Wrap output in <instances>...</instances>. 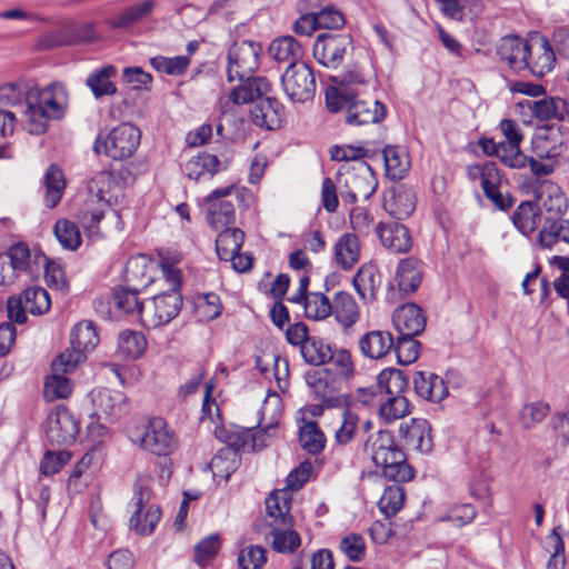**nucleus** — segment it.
Returning <instances> with one entry per match:
<instances>
[{
	"label": "nucleus",
	"mask_w": 569,
	"mask_h": 569,
	"mask_svg": "<svg viewBox=\"0 0 569 569\" xmlns=\"http://www.w3.org/2000/svg\"><path fill=\"white\" fill-rule=\"evenodd\" d=\"M262 48L260 43L249 40L234 42L228 51L227 77L229 81L239 80L241 83L228 96L220 98V107L227 109L230 104H244L267 94L270 83L263 77H253L259 67Z\"/></svg>",
	"instance_id": "1"
},
{
	"label": "nucleus",
	"mask_w": 569,
	"mask_h": 569,
	"mask_svg": "<svg viewBox=\"0 0 569 569\" xmlns=\"http://www.w3.org/2000/svg\"><path fill=\"white\" fill-rule=\"evenodd\" d=\"M69 96L60 82L43 88H31L26 94L24 123L30 134H42L51 120L61 119L68 108Z\"/></svg>",
	"instance_id": "2"
},
{
	"label": "nucleus",
	"mask_w": 569,
	"mask_h": 569,
	"mask_svg": "<svg viewBox=\"0 0 569 569\" xmlns=\"http://www.w3.org/2000/svg\"><path fill=\"white\" fill-rule=\"evenodd\" d=\"M267 515L257 529L270 540L272 549L280 553H291L300 545L301 539L297 531L292 530V517L290 516V498L287 491L277 490L266 499Z\"/></svg>",
	"instance_id": "3"
},
{
	"label": "nucleus",
	"mask_w": 569,
	"mask_h": 569,
	"mask_svg": "<svg viewBox=\"0 0 569 569\" xmlns=\"http://www.w3.org/2000/svg\"><path fill=\"white\" fill-rule=\"evenodd\" d=\"M366 455L379 468L382 475L393 481H409L413 478V469L407 463L402 449L395 442L389 430L371 433L363 446Z\"/></svg>",
	"instance_id": "4"
},
{
	"label": "nucleus",
	"mask_w": 569,
	"mask_h": 569,
	"mask_svg": "<svg viewBox=\"0 0 569 569\" xmlns=\"http://www.w3.org/2000/svg\"><path fill=\"white\" fill-rule=\"evenodd\" d=\"M161 273L169 289L153 296L151 300L144 305L141 323L146 328H157L169 323L178 316L182 306L180 270L170 264H161Z\"/></svg>",
	"instance_id": "5"
},
{
	"label": "nucleus",
	"mask_w": 569,
	"mask_h": 569,
	"mask_svg": "<svg viewBox=\"0 0 569 569\" xmlns=\"http://www.w3.org/2000/svg\"><path fill=\"white\" fill-rule=\"evenodd\" d=\"M327 108L332 112L343 111L345 119L350 126L378 123L386 118L387 109L378 100H359L340 90L333 94L327 93Z\"/></svg>",
	"instance_id": "6"
},
{
	"label": "nucleus",
	"mask_w": 569,
	"mask_h": 569,
	"mask_svg": "<svg viewBox=\"0 0 569 569\" xmlns=\"http://www.w3.org/2000/svg\"><path fill=\"white\" fill-rule=\"evenodd\" d=\"M339 196L346 203L368 200L378 187L377 177L365 161H356L342 166L338 174Z\"/></svg>",
	"instance_id": "7"
},
{
	"label": "nucleus",
	"mask_w": 569,
	"mask_h": 569,
	"mask_svg": "<svg viewBox=\"0 0 569 569\" xmlns=\"http://www.w3.org/2000/svg\"><path fill=\"white\" fill-rule=\"evenodd\" d=\"M281 398L274 391L268 392L263 407L262 416L267 413L268 407H272L271 421L264 428L259 431H254L253 427L241 428L236 430L228 440L229 446L236 450H261L267 446V438L272 437L276 433V427L278 423V411L280 409Z\"/></svg>",
	"instance_id": "8"
},
{
	"label": "nucleus",
	"mask_w": 569,
	"mask_h": 569,
	"mask_svg": "<svg viewBox=\"0 0 569 569\" xmlns=\"http://www.w3.org/2000/svg\"><path fill=\"white\" fill-rule=\"evenodd\" d=\"M140 130L130 124L121 123L113 128L107 136H98L94 142V151L104 153L114 160L131 157L140 143Z\"/></svg>",
	"instance_id": "9"
},
{
	"label": "nucleus",
	"mask_w": 569,
	"mask_h": 569,
	"mask_svg": "<svg viewBox=\"0 0 569 569\" xmlns=\"http://www.w3.org/2000/svg\"><path fill=\"white\" fill-rule=\"evenodd\" d=\"M467 176L471 181H479L483 193L488 200L499 210H507L513 201L509 196L500 192L502 176L500 170L492 161L483 163L469 164L467 167Z\"/></svg>",
	"instance_id": "10"
},
{
	"label": "nucleus",
	"mask_w": 569,
	"mask_h": 569,
	"mask_svg": "<svg viewBox=\"0 0 569 569\" xmlns=\"http://www.w3.org/2000/svg\"><path fill=\"white\" fill-rule=\"evenodd\" d=\"M141 448L157 456H168L178 448V437L167 421L160 417L151 418L143 430L137 435Z\"/></svg>",
	"instance_id": "11"
},
{
	"label": "nucleus",
	"mask_w": 569,
	"mask_h": 569,
	"mask_svg": "<svg viewBox=\"0 0 569 569\" xmlns=\"http://www.w3.org/2000/svg\"><path fill=\"white\" fill-rule=\"evenodd\" d=\"M281 86L292 102L311 100L317 89L313 71L305 62L287 66L281 76Z\"/></svg>",
	"instance_id": "12"
},
{
	"label": "nucleus",
	"mask_w": 569,
	"mask_h": 569,
	"mask_svg": "<svg viewBox=\"0 0 569 569\" xmlns=\"http://www.w3.org/2000/svg\"><path fill=\"white\" fill-rule=\"evenodd\" d=\"M79 353H60L52 362V373L46 379L43 396L48 401L67 398L72 390L66 375L73 372L79 366Z\"/></svg>",
	"instance_id": "13"
},
{
	"label": "nucleus",
	"mask_w": 569,
	"mask_h": 569,
	"mask_svg": "<svg viewBox=\"0 0 569 569\" xmlns=\"http://www.w3.org/2000/svg\"><path fill=\"white\" fill-rule=\"evenodd\" d=\"M351 44L352 39L348 33H321L313 43V58L321 66L336 69L342 63L345 54L351 48Z\"/></svg>",
	"instance_id": "14"
},
{
	"label": "nucleus",
	"mask_w": 569,
	"mask_h": 569,
	"mask_svg": "<svg viewBox=\"0 0 569 569\" xmlns=\"http://www.w3.org/2000/svg\"><path fill=\"white\" fill-rule=\"evenodd\" d=\"M79 432V422L68 408L60 405L51 411L47 419V438L52 445L72 443Z\"/></svg>",
	"instance_id": "15"
},
{
	"label": "nucleus",
	"mask_w": 569,
	"mask_h": 569,
	"mask_svg": "<svg viewBox=\"0 0 569 569\" xmlns=\"http://www.w3.org/2000/svg\"><path fill=\"white\" fill-rule=\"evenodd\" d=\"M305 380L311 392L327 407H335L340 401L343 382L335 377L329 369L316 368L306 372Z\"/></svg>",
	"instance_id": "16"
},
{
	"label": "nucleus",
	"mask_w": 569,
	"mask_h": 569,
	"mask_svg": "<svg viewBox=\"0 0 569 569\" xmlns=\"http://www.w3.org/2000/svg\"><path fill=\"white\" fill-rule=\"evenodd\" d=\"M90 398L93 407L92 417L98 420L114 421L126 412L127 398L120 390L94 389L90 392Z\"/></svg>",
	"instance_id": "17"
},
{
	"label": "nucleus",
	"mask_w": 569,
	"mask_h": 569,
	"mask_svg": "<svg viewBox=\"0 0 569 569\" xmlns=\"http://www.w3.org/2000/svg\"><path fill=\"white\" fill-rule=\"evenodd\" d=\"M97 38L94 23L87 22L82 24H68L43 36L40 39L39 47L41 49L49 50L81 42H92L97 40Z\"/></svg>",
	"instance_id": "18"
},
{
	"label": "nucleus",
	"mask_w": 569,
	"mask_h": 569,
	"mask_svg": "<svg viewBox=\"0 0 569 569\" xmlns=\"http://www.w3.org/2000/svg\"><path fill=\"white\" fill-rule=\"evenodd\" d=\"M497 54L501 62L511 70L520 72L527 70L530 56L529 40L518 36H507L500 39L497 46Z\"/></svg>",
	"instance_id": "19"
},
{
	"label": "nucleus",
	"mask_w": 569,
	"mask_h": 569,
	"mask_svg": "<svg viewBox=\"0 0 569 569\" xmlns=\"http://www.w3.org/2000/svg\"><path fill=\"white\" fill-rule=\"evenodd\" d=\"M232 187L216 189L207 198L209 202L207 220L214 230L229 228L234 222L233 203L229 200H221L229 196Z\"/></svg>",
	"instance_id": "20"
},
{
	"label": "nucleus",
	"mask_w": 569,
	"mask_h": 569,
	"mask_svg": "<svg viewBox=\"0 0 569 569\" xmlns=\"http://www.w3.org/2000/svg\"><path fill=\"white\" fill-rule=\"evenodd\" d=\"M530 56L527 69L535 77L541 78L550 72L556 63V54L548 39L535 36L529 40Z\"/></svg>",
	"instance_id": "21"
},
{
	"label": "nucleus",
	"mask_w": 569,
	"mask_h": 569,
	"mask_svg": "<svg viewBox=\"0 0 569 569\" xmlns=\"http://www.w3.org/2000/svg\"><path fill=\"white\" fill-rule=\"evenodd\" d=\"M519 108L528 109L538 121L569 120V104L561 98H542L540 100L525 99Z\"/></svg>",
	"instance_id": "22"
},
{
	"label": "nucleus",
	"mask_w": 569,
	"mask_h": 569,
	"mask_svg": "<svg viewBox=\"0 0 569 569\" xmlns=\"http://www.w3.org/2000/svg\"><path fill=\"white\" fill-rule=\"evenodd\" d=\"M537 207L558 219L568 209V200L560 188L548 180L541 181L535 190Z\"/></svg>",
	"instance_id": "23"
},
{
	"label": "nucleus",
	"mask_w": 569,
	"mask_h": 569,
	"mask_svg": "<svg viewBox=\"0 0 569 569\" xmlns=\"http://www.w3.org/2000/svg\"><path fill=\"white\" fill-rule=\"evenodd\" d=\"M392 323L399 335L419 336L425 330L426 317L419 306L406 303L395 310Z\"/></svg>",
	"instance_id": "24"
},
{
	"label": "nucleus",
	"mask_w": 569,
	"mask_h": 569,
	"mask_svg": "<svg viewBox=\"0 0 569 569\" xmlns=\"http://www.w3.org/2000/svg\"><path fill=\"white\" fill-rule=\"evenodd\" d=\"M376 232L381 244L395 253H406L412 247L409 230L399 222H380Z\"/></svg>",
	"instance_id": "25"
},
{
	"label": "nucleus",
	"mask_w": 569,
	"mask_h": 569,
	"mask_svg": "<svg viewBox=\"0 0 569 569\" xmlns=\"http://www.w3.org/2000/svg\"><path fill=\"white\" fill-rule=\"evenodd\" d=\"M121 189L109 171H100L88 182L90 202L101 203V207L109 208L116 203Z\"/></svg>",
	"instance_id": "26"
},
{
	"label": "nucleus",
	"mask_w": 569,
	"mask_h": 569,
	"mask_svg": "<svg viewBox=\"0 0 569 569\" xmlns=\"http://www.w3.org/2000/svg\"><path fill=\"white\" fill-rule=\"evenodd\" d=\"M254 101L257 102L250 110L252 122L268 130L279 128L281 124V108L277 99L261 94V97L253 99L251 102Z\"/></svg>",
	"instance_id": "27"
},
{
	"label": "nucleus",
	"mask_w": 569,
	"mask_h": 569,
	"mask_svg": "<svg viewBox=\"0 0 569 569\" xmlns=\"http://www.w3.org/2000/svg\"><path fill=\"white\" fill-rule=\"evenodd\" d=\"M71 349H66L62 353H79V363L86 359V352L93 350L99 343V335L97 327L92 321H80L78 322L70 337Z\"/></svg>",
	"instance_id": "28"
},
{
	"label": "nucleus",
	"mask_w": 569,
	"mask_h": 569,
	"mask_svg": "<svg viewBox=\"0 0 569 569\" xmlns=\"http://www.w3.org/2000/svg\"><path fill=\"white\" fill-rule=\"evenodd\" d=\"M361 353L370 359H382L393 348V337L389 331L371 330L359 339Z\"/></svg>",
	"instance_id": "29"
},
{
	"label": "nucleus",
	"mask_w": 569,
	"mask_h": 569,
	"mask_svg": "<svg viewBox=\"0 0 569 569\" xmlns=\"http://www.w3.org/2000/svg\"><path fill=\"white\" fill-rule=\"evenodd\" d=\"M152 268L153 264L147 261L144 257L130 258L126 264V284L123 287L142 291L153 281Z\"/></svg>",
	"instance_id": "30"
},
{
	"label": "nucleus",
	"mask_w": 569,
	"mask_h": 569,
	"mask_svg": "<svg viewBox=\"0 0 569 569\" xmlns=\"http://www.w3.org/2000/svg\"><path fill=\"white\" fill-rule=\"evenodd\" d=\"M413 388L419 397L433 402L441 401L448 395L443 380L432 372H416L413 376Z\"/></svg>",
	"instance_id": "31"
},
{
	"label": "nucleus",
	"mask_w": 569,
	"mask_h": 569,
	"mask_svg": "<svg viewBox=\"0 0 569 569\" xmlns=\"http://www.w3.org/2000/svg\"><path fill=\"white\" fill-rule=\"evenodd\" d=\"M499 128L506 138V141H501L505 144L506 150L513 159V164L517 169H523L527 167L528 156L520 150V142L523 139V134L515 120L503 119Z\"/></svg>",
	"instance_id": "32"
},
{
	"label": "nucleus",
	"mask_w": 569,
	"mask_h": 569,
	"mask_svg": "<svg viewBox=\"0 0 569 569\" xmlns=\"http://www.w3.org/2000/svg\"><path fill=\"white\" fill-rule=\"evenodd\" d=\"M270 57L279 62L291 64H299L303 56L302 46L291 36H282L272 40L269 46Z\"/></svg>",
	"instance_id": "33"
},
{
	"label": "nucleus",
	"mask_w": 569,
	"mask_h": 569,
	"mask_svg": "<svg viewBox=\"0 0 569 569\" xmlns=\"http://www.w3.org/2000/svg\"><path fill=\"white\" fill-rule=\"evenodd\" d=\"M400 432L409 448L421 453H428L431 451V429L426 420H415L405 429L403 427H400Z\"/></svg>",
	"instance_id": "34"
},
{
	"label": "nucleus",
	"mask_w": 569,
	"mask_h": 569,
	"mask_svg": "<svg viewBox=\"0 0 569 569\" xmlns=\"http://www.w3.org/2000/svg\"><path fill=\"white\" fill-rule=\"evenodd\" d=\"M395 279L400 291L403 293L415 292L422 280L420 261L412 257L402 259L397 267Z\"/></svg>",
	"instance_id": "35"
},
{
	"label": "nucleus",
	"mask_w": 569,
	"mask_h": 569,
	"mask_svg": "<svg viewBox=\"0 0 569 569\" xmlns=\"http://www.w3.org/2000/svg\"><path fill=\"white\" fill-rule=\"evenodd\" d=\"M78 219L89 238L100 237L104 233L106 228L100 226L104 219L113 220L117 229L122 228L117 211L112 209H109L107 212L102 208L92 211L86 210L79 213Z\"/></svg>",
	"instance_id": "36"
},
{
	"label": "nucleus",
	"mask_w": 569,
	"mask_h": 569,
	"mask_svg": "<svg viewBox=\"0 0 569 569\" xmlns=\"http://www.w3.org/2000/svg\"><path fill=\"white\" fill-rule=\"evenodd\" d=\"M386 174L391 180L402 179L410 168L409 153L403 147L387 146L383 151Z\"/></svg>",
	"instance_id": "37"
},
{
	"label": "nucleus",
	"mask_w": 569,
	"mask_h": 569,
	"mask_svg": "<svg viewBox=\"0 0 569 569\" xmlns=\"http://www.w3.org/2000/svg\"><path fill=\"white\" fill-rule=\"evenodd\" d=\"M353 287L365 301L375 299L376 291L380 287L381 276L373 264H363L353 277Z\"/></svg>",
	"instance_id": "38"
},
{
	"label": "nucleus",
	"mask_w": 569,
	"mask_h": 569,
	"mask_svg": "<svg viewBox=\"0 0 569 569\" xmlns=\"http://www.w3.org/2000/svg\"><path fill=\"white\" fill-rule=\"evenodd\" d=\"M336 320L345 328L353 326L360 317L359 307L353 297L345 291L338 292L332 302Z\"/></svg>",
	"instance_id": "39"
},
{
	"label": "nucleus",
	"mask_w": 569,
	"mask_h": 569,
	"mask_svg": "<svg viewBox=\"0 0 569 569\" xmlns=\"http://www.w3.org/2000/svg\"><path fill=\"white\" fill-rule=\"evenodd\" d=\"M360 257V243L353 233H343L335 244L336 262L345 270L351 269Z\"/></svg>",
	"instance_id": "40"
},
{
	"label": "nucleus",
	"mask_w": 569,
	"mask_h": 569,
	"mask_svg": "<svg viewBox=\"0 0 569 569\" xmlns=\"http://www.w3.org/2000/svg\"><path fill=\"white\" fill-rule=\"evenodd\" d=\"M220 161L217 156L201 153L192 157L184 166V172L189 179H210L220 170Z\"/></svg>",
	"instance_id": "41"
},
{
	"label": "nucleus",
	"mask_w": 569,
	"mask_h": 569,
	"mask_svg": "<svg viewBox=\"0 0 569 569\" xmlns=\"http://www.w3.org/2000/svg\"><path fill=\"white\" fill-rule=\"evenodd\" d=\"M244 233L239 228H226L216 239V251L220 260L229 261L240 252Z\"/></svg>",
	"instance_id": "42"
},
{
	"label": "nucleus",
	"mask_w": 569,
	"mask_h": 569,
	"mask_svg": "<svg viewBox=\"0 0 569 569\" xmlns=\"http://www.w3.org/2000/svg\"><path fill=\"white\" fill-rule=\"evenodd\" d=\"M161 518L158 506L136 505L130 518V527L140 535H150Z\"/></svg>",
	"instance_id": "43"
},
{
	"label": "nucleus",
	"mask_w": 569,
	"mask_h": 569,
	"mask_svg": "<svg viewBox=\"0 0 569 569\" xmlns=\"http://www.w3.org/2000/svg\"><path fill=\"white\" fill-rule=\"evenodd\" d=\"M558 240L569 243V220L546 218L539 232V244L551 248Z\"/></svg>",
	"instance_id": "44"
},
{
	"label": "nucleus",
	"mask_w": 569,
	"mask_h": 569,
	"mask_svg": "<svg viewBox=\"0 0 569 569\" xmlns=\"http://www.w3.org/2000/svg\"><path fill=\"white\" fill-rule=\"evenodd\" d=\"M385 208L393 218L407 219L416 208V196L410 189H399L386 201Z\"/></svg>",
	"instance_id": "45"
},
{
	"label": "nucleus",
	"mask_w": 569,
	"mask_h": 569,
	"mask_svg": "<svg viewBox=\"0 0 569 569\" xmlns=\"http://www.w3.org/2000/svg\"><path fill=\"white\" fill-rule=\"evenodd\" d=\"M44 204L48 208H54L61 200L66 188L64 176L59 167L51 164L48 168L44 176Z\"/></svg>",
	"instance_id": "46"
},
{
	"label": "nucleus",
	"mask_w": 569,
	"mask_h": 569,
	"mask_svg": "<svg viewBox=\"0 0 569 569\" xmlns=\"http://www.w3.org/2000/svg\"><path fill=\"white\" fill-rule=\"evenodd\" d=\"M141 291L132 290L127 287L117 288L113 291L112 300L114 306L124 313L136 316L141 322V316L144 311V302L140 301L138 295Z\"/></svg>",
	"instance_id": "47"
},
{
	"label": "nucleus",
	"mask_w": 569,
	"mask_h": 569,
	"mask_svg": "<svg viewBox=\"0 0 569 569\" xmlns=\"http://www.w3.org/2000/svg\"><path fill=\"white\" fill-rule=\"evenodd\" d=\"M156 2L153 0H146L143 2L128 7L117 18L111 19L109 24L113 29L129 28L134 22L150 14Z\"/></svg>",
	"instance_id": "48"
},
{
	"label": "nucleus",
	"mask_w": 569,
	"mask_h": 569,
	"mask_svg": "<svg viewBox=\"0 0 569 569\" xmlns=\"http://www.w3.org/2000/svg\"><path fill=\"white\" fill-rule=\"evenodd\" d=\"M332 349L333 348L322 339L311 337L301 346L300 353L307 363L320 367L332 357Z\"/></svg>",
	"instance_id": "49"
},
{
	"label": "nucleus",
	"mask_w": 569,
	"mask_h": 569,
	"mask_svg": "<svg viewBox=\"0 0 569 569\" xmlns=\"http://www.w3.org/2000/svg\"><path fill=\"white\" fill-rule=\"evenodd\" d=\"M117 70L113 66H107L100 70L91 73L87 78V86L91 89L93 96L99 99L102 96H112L116 93L117 88L110 80L116 74Z\"/></svg>",
	"instance_id": "50"
},
{
	"label": "nucleus",
	"mask_w": 569,
	"mask_h": 569,
	"mask_svg": "<svg viewBox=\"0 0 569 569\" xmlns=\"http://www.w3.org/2000/svg\"><path fill=\"white\" fill-rule=\"evenodd\" d=\"M377 385L390 396H402L408 388V379L402 370L389 368L379 373Z\"/></svg>",
	"instance_id": "51"
},
{
	"label": "nucleus",
	"mask_w": 569,
	"mask_h": 569,
	"mask_svg": "<svg viewBox=\"0 0 569 569\" xmlns=\"http://www.w3.org/2000/svg\"><path fill=\"white\" fill-rule=\"evenodd\" d=\"M512 221L522 234H529L537 229L540 214L536 206L530 202H522L516 209Z\"/></svg>",
	"instance_id": "52"
},
{
	"label": "nucleus",
	"mask_w": 569,
	"mask_h": 569,
	"mask_svg": "<svg viewBox=\"0 0 569 569\" xmlns=\"http://www.w3.org/2000/svg\"><path fill=\"white\" fill-rule=\"evenodd\" d=\"M147 340L141 332L126 330L119 333L118 350L130 359L139 358L146 350Z\"/></svg>",
	"instance_id": "53"
},
{
	"label": "nucleus",
	"mask_w": 569,
	"mask_h": 569,
	"mask_svg": "<svg viewBox=\"0 0 569 569\" xmlns=\"http://www.w3.org/2000/svg\"><path fill=\"white\" fill-rule=\"evenodd\" d=\"M322 368L329 369L343 383L353 375L351 355L345 349H332V357L326 361Z\"/></svg>",
	"instance_id": "54"
},
{
	"label": "nucleus",
	"mask_w": 569,
	"mask_h": 569,
	"mask_svg": "<svg viewBox=\"0 0 569 569\" xmlns=\"http://www.w3.org/2000/svg\"><path fill=\"white\" fill-rule=\"evenodd\" d=\"M303 303L305 315L309 319L322 320L332 312V303L321 292H310Z\"/></svg>",
	"instance_id": "55"
},
{
	"label": "nucleus",
	"mask_w": 569,
	"mask_h": 569,
	"mask_svg": "<svg viewBox=\"0 0 569 569\" xmlns=\"http://www.w3.org/2000/svg\"><path fill=\"white\" fill-rule=\"evenodd\" d=\"M53 233L64 249L76 250L81 244L79 228L70 220H58L54 224Z\"/></svg>",
	"instance_id": "56"
},
{
	"label": "nucleus",
	"mask_w": 569,
	"mask_h": 569,
	"mask_svg": "<svg viewBox=\"0 0 569 569\" xmlns=\"http://www.w3.org/2000/svg\"><path fill=\"white\" fill-rule=\"evenodd\" d=\"M28 312L32 315H42L51 306L50 297L41 287H29L21 295Z\"/></svg>",
	"instance_id": "57"
},
{
	"label": "nucleus",
	"mask_w": 569,
	"mask_h": 569,
	"mask_svg": "<svg viewBox=\"0 0 569 569\" xmlns=\"http://www.w3.org/2000/svg\"><path fill=\"white\" fill-rule=\"evenodd\" d=\"M403 502V488L399 485L388 486L379 500V509L389 518L395 516L402 508Z\"/></svg>",
	"instance_id": "58"
},
{
	"label": "nucleus",
	"mask_w": 569,
	"mask_h": 569,
	"mask_svg": "<svg viewBox=\"0 0 569 569\" xmlns=\"http://www.w3.org/2000/svg\"><path fill=\"white\" fill-rule=\"evenodd\" d=\"M416 336L399 335L397 341H393V350L400 365H410L419 357L420 343L415 339Z\"/></svg>",
	"instance_id": "59"
},
{
	"label": "nucleus",
	"mask_w": 569,
	"mask_h": 569,
	"mask_svg": "<svg viewBox=\"0 0 569 569\" xmlns=\"http://www.w3.org/2000/svg\"><path fill=\"white\" fill-rule=\"evenodd\" d=\"M150 64L159 72L170 76H180L184 73L190 64V60L186 56H177L172 58L157 56L150 59Z\"/></svg>",
	"instance_id": "60"
},
{
	"label": "nucleus",
	"mask_w": 569,
	"mask_h": 569,
	"mask_svg": "<svg viewBox=\"0 0 569 569\" xmlns=\"http://www.w3.org/2000/svg\"><path fill=\"white\" fill-rule=\"evenodd\" d=\"M360 429L359 416L350 409L342 413V421L335 432V439L339 445L349 443Z\"/></svg>",
	"instance_id": "61"
},
{
	"label": "nucleus",
	"mask_w": 569,
	"mask_h": 569,
	"mask_svg": "<svg viewBox=\"0 0 569 569\" xmlns=\"http://www.w3.org/2000/svg\"><path fill=\"white\" fill-rule=\"evenodd\" d=\"M379 410L380 416L390 422L407 416L410 412V403L403 396H390Z\"/></svg>",
	"instance_id": "62"
},
{
	"label": "nucleus",
	"mask_w": 569,
	"mask_h": 569,
	"mask_svg": "<svg viewBox=\"0 0 569 569\" xmlns=\"http://www.w3.org/2000/svg\"><path fill=\"white\" fill-rule=\"evenodd\" d=\"M339 549L350 561L359 562L365 558L366 542L362 536L349 533L341 538Z\"/></svg>",
	"instance_id": "63"
},
{
	"label": "nucleus",
	"mask_w": 569,
	"mask_h": 569,
	"mask_svg": "<svg viewBox=\"0 0 569 569\" xmlns=\"http://www.w3.org/2000/svg\"><path fill=\"white\" fill-rule=\"evenodd\" d=\"M299 441L308 452L317 453L323 448L325 438L316 422H308L300 430Z\"/></svg>",
	"instance_id": "64"
}]
</instances>
